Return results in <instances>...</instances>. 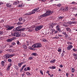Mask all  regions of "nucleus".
<instances>
[{
  "label": "nucleus",
  "mask_w": 77,
  "mask_h": 77,
  "mask_svg": "<svg viewBox=\"0 0 77 77\" xmlns=\"http://www.w3.org/2000/svg\"><path fill=\"white\" fill-rule=\"evenodd\" d=\"M49 68L50 69H55L56 68V66H52L49 67Z\"/></svg>",
  "instance_id": "nucleus-14"
},
{
  "label": "nucleus",
  "mask_w": 77,
  "mask_h": 77,
  "mask_svg": "<svg viewBox=\"0 0 77 77\" xmlns=\"http://www.w3.org/2000/svg\"><path fill=\"white\" fill-rule=\"evenodd\" d=\"M74 58L75 59H77V56H75V57H74Z\"/></svg>",
  "instance_id": "nucleus-63"
},
{
  "label": "nucleus",
  "mask_w": 77,
  "mask_h": 77,
  "mask_svg": "<svg viewBox=\"0 0 77 77\" xmlns=\"http://www.w3.org/2000/svg\"><path fill=\"white\" fill-rule=\"evenodd\" d=\"M59 18L60 19H61V20H62V19H63V17H59Z\"/></svg>",
  "instance_id": "nucleus-39"
},
{
  "label": "nucleus",
  "mask_w": 77,
  "mask_h": 77,
  "mask_svg": "<svg viewBox=\"0 0 77 77\" xmlns=\"http://www.w3.org/2000/svg\"><path fill=\"white\" fill-rule=\"evenodd\" d=\"M16 34H17L16 32H14V33H11V35L12 36H16Z\"/></svg>",
  "instance_id": "nucleus-16"
},
{
  "label": "nucleus",
  "mask_w": 77,
  "mask_h": 77,
  "mask_svg": "<svg viewBox=\"0 0 77 77\" xmlns=\"http://www.w3.org/2000/svg\"><path fill=\"white\" fill-rule=\"evenodd\" d=\"M13 30L14 31H16L17 32H19V31H20V29H19L18 28H17V27H16L15 28H14Z\"/></svg>",
  "instance_id": "nucleus-11"
},
{
  "label": "nucleus",
  "mask_w": 77,
  "mask_h": 77,
  "mask_svg": "<svg viewBox=\"0 0 77 77\" xmlns=\"http://www.w3.org/2000/svg\"><path fill=\"white\" fill-rule=\"evenodd\" d=\"M56 29L58 31V32H60V31H61L60 29V26L59 25H57L56 27Z\"/></svg>",
  "instance_id": "nucleus-6"
},
{
  "label": "nucleus",
  "mask_w": 77,
  "mask_h": 77,
  "mask_svg": "<svg viewBox=\"0 0 77 77\" xmlns=\"http://www.w3.org/2000/svg\"><path fill=\"white\" fill-rule=\"evenodd\" d=\"M62 34L65 35L66 38H67V37H68V34H66V32L65 31H63V32Z\"/></svg>",
  "instance_id": "nucleus-9"
},
{
  "label": "nucleus",
  "mask_w": 77,
  "mask_h": 77,
  "mask_svg": "<svg viewBox=\"0 0 77 77\" xmlns=\"http://www.w3.org/2000/svg\"><path fill=\"white\" fill-rule=\"evenodd\" d=\"M50 62L51 63H54V60H53L51 61Z\"/></svg>",
  "instance_id": "nucleus-37"
},
{
  "label": "nucleus",
  "mask_w": 77,
  "mask_h": 77,
  "mask_svg": "<svg viewBox=\"0 0 77 77\" xmlns=\"http://www.w3.org/2000/svg\"><path fill=\"white\" fill-rule=\"evenodd\" d=\"M26 66V65H24L23 66H22V69H24V68L25 66Z\"/></svg>",
  "instance_id": "nucleus-47"
},
{
  "label": "nucleus",
  "mask_w": 77,
  "mask_h": 77,
  "mask_svg": "<svg viewBox=\"0 0 77 77\" xmlns=\"http://www.w3.org/2000/svg\"><path fill=\"white\" fill-rule=\"evenodd\" d=\"M73 56H75V57L77 56V54H73Z\"/></svg>",
  "instance_id": "nucleus-46"
},
{
  "label": "nucleus",
  "mask_w": 77,
  "mask_h": 77,
  "mask_svg": "<svg viewBox=\"0 0 77 77\" xmlns=\"http://www.w3.org/2000/svg\"><path fill=\"white\" fill-rule=\"evenodd\" d=\"M66 31L69 32H71V29L69 28H66Z\"/></svg>",
  "instance_id": "nucleus-13"
},
{
  "label": "nucleus",
  "mask_w": 77,
  "mask_h": 77,
  "mask_svg": "<svg viewBox=\"0 0 77 77\" xmlns=\"http://www.w3.org/2000/svg\"><path fill=\"white\" fill-rule=\"evenodd\" d=\"M3 33V32L2 31H0V35H2Z\"/></svg>",
  "instance_id": "nucleus-42"
},
{
  "label": "nucleus",
  "mask_w": 77,
  "mask_h": 77,
  "mask_svg": "<svg viewBox=\"0 0 77 77\" xmlns=\"http://www.w3.org/2000/svg\"><path fill=\"white\" fill-rule=\"evenodd\" d=\"M32 55L33 56H35L37 55L36 54V53H32Z\"/></svg>",
  "instance_id": "nucleus-26"
},
{
  "label": "nucleus",
  "mask_w": 77,
  "mask_h": 77,
  "mask_svg": "<svg viewBox=\"0 0 77 77\" xmlns=\"http://www.w3.org/2000/svg\"><path fill=\"white\" fill-rule=\"evenodd\" d=\"M23 48H25V49H27V48L26 45H23Z\"/></svg>",
  "instance_id": "nucleus-23"
},
{
  "label": "nucleus",
  "mask_w": 77,
  "mask_h": 77,
  "mask_svg": "<svg viewBox=\"0 0 77 77\" xmlns=\"http://www.w3.org/2000/svg\"><path fill=\"white\" fill-rule=\"evenodd\" d=\"M9 69H10V66H8L7 68V71H9Z\"/></svg>",
  "instance_id": "nucleus-25"
},
{
  "label": "nucleus",
  "mask_w": 77,
  "mask_h": 77,
  "mask_svg": "<svg viewBox=\"0 0 77 77\" xmlns=\"http://www.w3.org/2000/svg\"><path fill=\"white\" fill-rule=\"evenodd\" d=\"M60 68H62V67H63V65H60Z\"/></svg>",
  "instance_id": "nucleus-60"
},
{
  "label": "nucleus",
  "mask_w": 77,
  "mask_h": 77,
  "mask_svg": "<svg viewBox=\"0 0 77 77\" xmlns=\"http://www.w3.org/2000/svg\"><path fill=\"white\" fill-rule=\"evenodd\" d=\"M21 24H22V23H21V22H19L17 23V26L21 25Z\"/></svg>",
  "instance_id": "nucleus-21"
},
{
  "label": "nucleus",
  "mask_w": 77,
  "mask_h": 77,
  "mask_svg": "<svg viewBox=\"0 0 77 77\" xmlns=\"http://www.w3.org/2000/svg\"><path fill=\"white\" fill-rule=\"evenodd\" d=\"M58 52H59L60 53L61 51H62V50L60 49H58Z\"/></svg>",
  "instance_id": "nucleus-29"
},
{
  "label": "nucleus",
  "mask_w": 77,
  "mask_h": 77,
  "mask_svg": "<svg viewBox=\"0 0 77 77\" xmlns=\"http://www.w3.org/2000/svg\"><path fill=\"white\" fill-rule=\"evenodd\" d=\"M36 48H39L41 47V45H41V44L40 43H36Z\"/></svg>",
  "instance_id": "nucleus-5"
},
{
  "label": "nucleus",
  "mask_w": 77,
  "mask_h": 77,
  "mask_svg": "<svg viewBox=\"0 0 77 77\" xmlns=\"http://www.w3.org/2000/svg\"><path fill=\"white\" fill-rule=\"evenodd\" d=\"M19 21H21L22 20H23V18L22 17H20V18L19 19Z\"/></svg>",
  "instance_id": "nucleus-32"
},
{
  "label": "nucleus",
  "mask_w": 77,
  "mask_h": 77,
  "mask_svg": "<svg viewBox=\"0 0 77 77\" xmlns=\"http://www.w3.org/2000/svg\"><path fill=\"white\" fill-rule=\"evenodd\" d=\"M75 71V70L74 69V68H72V72H74Z\"/></svg>",
  "instance_id": "nucleus-45"
},
{
  "label": "nucleus",
  "mask_w": 77,
  "mask_h": 77,
  "mask_svg": "<svg viewBox=\"0 0 77 77\" xmlns=\"http://www.w3.org/2000/svg\"><path fill=\"white\" fill-rule=\"evenodd\" d=\"M6 7H7V8H11L12 5H10V3H7V4H6Z\"/></svg>",
  "instance_id": "nucleus-8"
},
{
  "label": "nucleus",
  "mask_w": 77,
  "mask_h": 77,
  "mask_svg": "<svg viewBox=\"0 0 77 77\" xmlns=\"http://www.w3.org/2000/svg\"><path fill=\"white\" fill-rule=\"evenodd\" d=\"M24 71H27V68H25L24 69Z\"/></svg>",
  "instance_id": "nucleus-58"
},
{
  "label": "nucleus",
  "mask_w": 77,
  "mask_h": 77,
  "mask_svg": "<svg viewBox=\"0 0 77 77\" xmlns=\"http://www.w3.org/2000/svg\"><path fill=\"white\" fill-rule=\"evenodd\" d=\"M75 2H72L71 4L72 5H74V4H75Z\"/></svg>",
  "instance_id": "nucleus-53"
},
{
  "label": "nucleus",
  "mask_w": 77,
  "mask_h": 77,
  "mask_svg": "<svg viewBox=\"0 0 77 77\" xmlns=\"http://www.w3.org/2000/svg\"><path fill=\"white\" fill-rule=\"evenodd\" d=\"M63 26L64 27H68V25H65L64 24H63Z\"/></svg>",
  "instance_id": "nucleus-52"
},
{
  "label": "nucleus",
  "mask_w": 77,
  "mask_h": 77,
  "mask_svg": "<svg viewBox=\"0 0 77 77\" xmlns=\"http://www.w3.org/2000/svg\"><path fill=\"white\" fill-rule=\"evenodd\" d=\"M59 37L58 36H57L55 37V38H56V39H59Z\"/></svg>",
  "instance_id": "nucleus-64"
},
{
  "label": "nucleus",
  "mask_w": 77,
  "mask_h": 77,
  "mask_svg": "<svg viewBox=\"0 0 77 77\" xmlns=\"http://www.w3.org/2000/svg\"><path fill=\"white\" fill-rule=\"evenodd\" d=\"M63 11H68V7L66 6L65 7V9H63Z\"/></svg>",
  "instance_id": "nucleus-10"
},
{
  "label": "nucleus",
  "mask_w": 77,
  "mask_h": 77,
  "mask_svg": "<svg viewBox=\"0 0 77 77\" xmlns=\"http://www.w3.org/2000/svg\"><path fill=\"white\" fill-rule=\"evenodd\" d=\"M22 36H23V37H24L25 36H26V34L23 33L22 34Z\"/></svg>",
  "instance_id": "nucleus-44"
},
{
  "label": "nucleus",
  "mask_w": 77,
  "mask_h": 77,
  "mask_svg": "<svg viewBox=\"0 0 77 77\" xmlns=\"http://www.w3.org/2000/svg\"><path fill=\"white\" fill-rule=\"evenodd\" d=\"M17 4V2L15 1L14 2V3H13V5H16Z\"/></svg>",
  "instance_id": "nucleus-33"
},
{
  "label": "nucleus",
  "mask_w": 77,
  "mask_h": 77,
  "mask_svg": "<svg viewBox=\"0 0 77 77\" xmlns=\"http://www.w3.org/2000/svg\"><path fill=\"white\" fill-rule=\"evenodd\" d=\"M14 27L13 26H8V25L6 26V28H7L6 29L7 30H12V29H14Z\"/></svg>",
  "instance_id": "nucleus-4"
},
{
  "label": "nucleus",
  "mask_w": 77,
  "mask_h": 77,
  "mask_svg": "<svg viewBox=\"0 0 77 77\" xmlns=\"http://www.w3.org/2000/svg\"><path fill=\"white\" fill-rule=\"evenodd\" d=\"M42 26L40 25L36 27L35 28V31H39L40 30H41L42 28Z\"/></svg>",
  "instance_id": "nucleus-3"
},
{
  "label": "nucleus",
  "mask_w": 77,
  "mask_h": 77,
  "mask_svg": "<svg viewBox=\"0 0 77 77\" xmlns=\"http://www.w3.org/2000/svg\"><path fill=\"white\" fill-rule=\"evenodd\" d=\"M45 0H39V1H41V2H45Z\"/></svg>",
  "instance_id": "nucleus-48"
},
{
  "label": "nucleus",
  "mask_w": 77,
  "mask_h": 77,
  "mask_svg": "<svg viewBox=\"0 0 77 77\" xmlns=\"http://www.w3.org/2000/svg\"><path fill=\"white\" fill-rule=\"evenodd\" d=\"M11 40H12V41H14V40H15V37H13L11 38Z\"/></svg>",
  "instance_id": "nucleus-31"
},
{
  "label": "nucleus",
  "mask_w": 77,
  "mask_h": 77,
  "mask_svg": "<svg viewBox=\"0 0 77 77\" xmlns=\"http://www.w3.org/2000/svg\"><path fill=\"white\" fill-rule=\"evenodd\" d=\"M40 72L41 74H42V75H43V72H42V71L40 70Z\"/></svg>",
  "instance_id": "nucleus-43"
},
{
  "label": "nucleus",
  "mask_w": 77,
  "mask_h": 77,
  "mask_svg": "<svg viewBox=\"0 0 77 77\" xmlns=\"http://www.w3.org/2000/svg\"><path fill=\"white\" fill-rule=\"evenodd\" d=\"M14 68L15 69H16V70H17L18 69V66H16L15 67H14Z\"/></svg>",
  "instance_id": "nucleus-27"
},
{
  "label": "nucleus",
  "mask_w": 77,
  "mask_h": 77,
  "mask_svg": "<svg viewBox=\"0 0 77 77\" xmlns=\"http://www.w3.org/2000/svg\"><path fill=\"white\" fill-rule=\"evenodd\" d=\"M75 21L71 22H70L71 24H75Z\"/></svg>",
  "instance_id": "nucleus-35"
},
{
  "label": "nucleus",
  "mask_w": 77,
  "mask_h": 77,
  "mask_svg": "<svg viewBox=\"0 0 77 77\" xmlns=\"http://www.w3.org/2000/svg\"><path fill=\"white\" fill-rule=\"evenodd\" d=\"M52 13H53V12H52L51 10H48L46 11V12L43 14L41 15V17H46L48 16H49Z\"/></svg>",
  "instance_id": "nucleus-1"
},
{
  "label": "nucleus",
  "mask_w": 77,
  "mask_h": 77,
  "mask_svg": "<svg viewBox=\"0 0 77 77\" xmlns=\"http://www.w3.org/2000/svg\"><path fill=\"white\" fill-rule=\"evenodd\" d=\"M15 56L14 54H12L10 55V57H13V56Z\"/></svg>",
  "instance_id": "nucleus-24"
},
{
  "label": "nucleus",
  "mask_w": 77,
  "mask_h": 77,
  "mask_svg": "<svg viewBox=\"0 0 77 77\" xmlns=\"http://www.w3.org/2000/svg\"><path fill=\"white\" fill-rule=\"evenodd\" d=\"M17 45H20V42L19 41H17Z\"/></svg>",
  "instance_id": "nucleus-34"
},
{
  "label": "nucleus",
  "mask_w": 77,
  "mask_h": 77,
  "mask_svg": "<svg viewBox=\"0 0 77 77\" xmlns=\"http://www.w3.org/2000/svg\"><path fill=\"white\" fill-rule=\"evenodd\" d=\"M29 42H26V45L28 46H29Z\"/></svg>",
  "instance_id": "nucleus-49"
},
{
  "label": "nucleus",
  "mask_w": 77,
  "mask_h": 77,
  "mask_svg": "<svg viewBox=\"0 0 77 77\" xmlns=\"http://www.w3.org/2000/svg\"><path fill=\"white\" fill-rule=\"evenodd\" d=\"M73 51H77V50H75V49H73Z\"/></svg>",
  "instance_id": "nucleus-59"
},
{
  "label": "nucleus",
  "mask_w": 77,
  "mask_h": 77,
  "mask_svg": "<svg viewBox=\"0 0 77 77\" xmlns=\"http://www.w3.org/2000/svg\"><path fill=\"white\" fill-rule=\"evenodd\" d=\"M16 33V37H20V34H18L17 32Z\"/></svg>",
  "instance_id": "nucleus-19"
},
{
  "label": "nucleus",
  "mask_w": 77,
  "mask_h": 77,
  "mask_svg": "<svg viewBox=\"0 0 77 77\" xmlns=\"http://www.w3.org/2000/svg\"><path fill=\"white\" fill-rule=\"evenodd\" d=\"M29 70V71H30V67H27V70Z\"/></svg>",
  "instance_id": "nucleus-50"
},
{
  "label": "nucleus",
  "mask_w": 77,
  "mask_h": 77,
  "mask_svg": "<svg viewBox=\"0 0 77 77\" xmlns=\"http://www.w3.org/2000/svg\"><path fill=\"white\" fill-rule=\"evenodd\" d=\"M32 59L33 58H32V57H30L29 58V60H32Z\"/></svg>",
  "instance_id": "nucleus-55"
},
{
  "label": "nucleus",
  "mask_w": 77,
  "mask_h": 77,
  "mask_svg": "<svg viewBox=\"0 0 77 77\" xmlns=\"http://www.w3.org/2000/svg\"><path fill=\"white\" fill-rule=\"evenodd\" d=\"M38 9V8H35L32 11L25 14L24 15H32V14H35V12H36Z\"/></svg>",
  "instance_id": "nucleus-2"
},
{
  "label": "nucleus",
  "mask_w": 77,
  "mask_h": 77,
  "mask_svg": "<svg viewBox=\"0 0 77 77\" xmlns=\"http://www.w3.org/2000/svg\"><path fill=\"white\" fill-rule=\"evenodd\" d=\"M12 39L11 38H10V39H8L7 41V42H11V41H12Z\"/></svg>",
  "instance_id": "nucleus-15"
},
{
  "label": "nucleus",
  "mask_w": 77,
  "mask_h": 77,
  "mask_svg": "<svg viewBox=\"0 0 77 77\" xmlns=\"http://www.w3.org/2000/svg\"><path fill=\"white\" fill-rule=\"evenodd\" d=\"M57 32H58V31H55L54 33H57Z\"/></svg>",
  "instance_id": "nucleus-61"
},
{
  "label": "nucleus",
  "mask_w": 77,
  "mask_h": 77,
  "mask_svg": "<svg viewBox=\"0 0 77 77\" xmlns=\"http://www.w3.org/2000/svg\"><path fill=\"white\" fill-rule=\"evenodd\" d=\"M50 27H51L52 28H53V27H54V25H53L51 24V25L50 26Z\"/></svg>",
  "instance_id": "nucleus-62"
},
{
  "label": "nucleus",
  "mask_w": 77,
  "mask_h": 77,
  "mask_svg": "<svg viewBox=\"0 0 77 77\" xmlns=\"http://www.w3.org/2000/svg\"><path fill=\"white\" fill-rule=\"evenodd\" d=\"M25 29H26L25 28L20 29V31L23 32V31H24V30H25Z\"/></svg>",
  "instance_id": "nucleus-22"
},
{
  "label": "nucleus",
  "mask_w": 77,
  "mask_h": 77,
  "mask_svg": "<svg viewBox=\"0 0 77 77\" xmlns=\"http://www.w3.org/2000/svg\"><path fill=\"white\" fill-rule=\"evenodd\" d=\"M72 48V45H69L68 46V47L67 48V49L68 50H71Z\"/></svg>",
  "instance_id": "nucleus-7"
},
{
  "label": "nucleus",
  "mask_w": 77,
  "mask_h": 77,
  "mask_svg": "<svg viewBox=\"0 0 77 77\" xmlns=\"http://www.w3.org/2000/svg\"><path fill=\"white\" fill-rule=\"evenodd\" d=\"M3 73H2L1 72H0V75L3 76Z\"/></svg>",
  "instance_id": "nucleus-51"
},
{
  "label": "nucleus",
  "mask_w": 77,
  "mask_h": 77,
  "mask_svg": "<svg viewBox=\"0 0 77 77\" xmlns=\"http://www.w3.org/2000/svg\"><path fill=\"white\" fill-rule=\"evenodd\" d=\"M64 54L63 53H62L61 54V56L62 57H63L64 56Z\"/></svg>",
  "instance_id": "nucleus-56"
},
{
  "label": "nucleus",
  "mask_w": 77,
  "mask_h": 77,
  "mask_svg": "<svg viewBox=\"0 0 77 77\" xmlns=\"http://www.w3.org/2000/svg\"><path fill=\"white\" fill-rule=\"evenodd\" d=\"M5 63V62L4 61H2L1 63V65L2 66H4L5 65H4V63Z\"/></svg>",
  "instance_id": "nucleus-20"
},
{
  "label": "nucleus",
  "mask_w": 77,
  "mask_h": 77,
  "mask_svg": "<svg viewBox=\"0 0 77 77\" xmlns=\"http://www.w3.org/2000/svg\"><path fill=\"white\" fill-rule=\"evenodd\" d=\"M21 27H22L21 26H19L17 27V28H18V29H20V28H21Z\"/></svg>",
  "instance_id": "nucleus-57"
},
{
  "label": "nucleus",
  "mask_w": 77,
  "mask_h": 77,
  "mask_svg": "<svg viewBox=\"0 0 77 77\" xmlns=\"http://www.w3.org/2000/svg\"><path fill=\"white\" fill-rule=\"evenodd\" d=\"M43 41V42H47V40L46 39H44L42 40Z\"/></svg>",
  "instance_id": "nucleus-36"
},
{
  "label": "nucleus",
  "mask_w": 77,
  "mask_h": 77,
  "mask_svg": "<svg viewBox=\"0 0 77 77\" xmlns=\"http://www.w3.org/2000/svg\"><path fill=\"white\" fill-rule=\"evenodd\" d=\"M56 23H51V25H56Z\"/></svg>",
  "instance_id": "nucleus-54"
},
{
  "label": "nucleus",
  "mask_w": 77,
  "mask_h": 77,
  "mask_svg": "<svg viewBox=\"0 0 77 77\" xmlns=\"http://www.w3.org/2000/svg\"><path fill=\"white\" fill-rule=\"evenodd\" d=\"M68 44H69V45H71L72 44V43L70 42H69L67 43Z\"/></svg>",
  "instance_id": "nucleus-30"
},
{
  "label": "nucleus",
  "mask_w": 77,
  "mask_h": 77,
  "mask_svg": "<svg viewBox=\"0 0 77 77\" xmlns=\"http://www.w3.org/2000/svg\"><path fill=\"white\" fill-rule=\"evenodd\" d=\"M26 74L27 75H29V76L32 75L30 73H29V72H26Z\"/></svg>",
  "instance_id": "nucleus-17"
},
{
  "label": "nucleus",
  "mask_w": 77,
  "mask_h": 77,
  "mask_svg": "<svg viewBox=\"0 0 77 77\" xmlns=\"http://www.w3.org/2000/svg\"><path fill=\"white\" fill-rule=\"evenodd\" d=\"M33 48H36V44H34L32 46Z\"/></svg>",
  "instance_id": "nucleus-18"
},
{
  "label": "nucleus",
  "mask_w": 77,
  "mask_h": 77,
  "mask_svg": "<svg viewBox=\"0 0 77 77\" xmlns=\"http://www.w3.org/2000/svg\"><path fill=\"white\" fill-rule=\"evenodd\" d=\"M18 66L19 67H21V63H18Z\"/></svg>",
  "instance_id": "nucleus-40"
},
{
  "label": "nucleus",
  "mask_w": 77,
  "mask_h": 77,
  "mask_svg": "<svg viewBox=\"0 0 77 77\" xmlns=\"http://www.w3.org/2000/svg\"><path fill=\"white\" fill-rule=\"evenodd\" d=\"M18 7H19L20 8H21L22 7H23V5H18Z\"/></svg>",
  "instance_id": "nucleus-41"
},
{
  "label": "nucleus",
  "mask_w": 77,
  "mask_h": 77,
  "mask_svg": "<svg viewBox=\"0 0 77 77\" xmlns=\"http://www.w3.org/2000/svg\"><path fill=\"white\" fill-rule=\"evenodd\" d=\"M57 6L58 7H60L61 6V4H59L57 5Z\"/></svg>",
  "instance_id": "nucleus-38"
},
{
  "label": "nucleus",
  "mask_w": 77,
  "mask_h": 77,
  "mask_svg": "<svg viewBox=\"0 0 77 77\" xmlns=\"http://www.w3.org/2000/svg\"><path fill=\"white\" fill-rule=\"evenodd\" d=\"M5 56L6 57V59H9L10 57V55L9 54H6L5 55Z\"/></svg>",
  "instance_id": "nucleus-12"
},
{
  "label": "nucleus",
  "mask_w": 77,
  "mask_h": 77,
  "mask_svg": "<svg viewBox=\"0 0 77 77\" xmlns=\"http://www.w3.org/2000/svg\"><path fill=\"white\" fill-rule=\"evenodd\" d=\"M8 61L9 62H12V61L11 59H9L8 60Z\"/></svg>",
  "instance_id": "nucleus-28"
}]
</instances>
